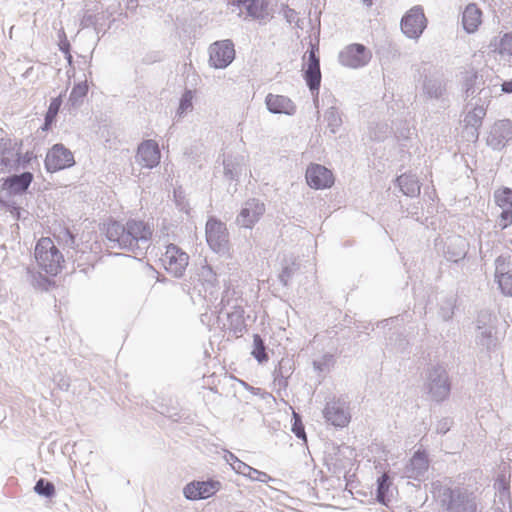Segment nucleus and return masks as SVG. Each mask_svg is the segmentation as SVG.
I'll use <instances>...</instances> for the list:
<instances>
[{
  "label": "nucleus",
  "instance_id": "obj_1",
  "mask_svg": "<svg viewBox=\"0 0 512 512\" xmlns=\"http://www.w3.org/2000/svg\"><path fill=\"white\" fill-rule=\"evenodd\" d=\"M108 246L132 251L140 248V244L149 243L154 234L153 225L140 218H129L124 224L109 219L101 228Z\"/></svg>",
  "mask_w": 512,
  "mask_h": 512
},
{
  "label": "nucleus",
  "instance_id": "obj_2",
  "mask_svg": "<svg viewBox=\"0 0 512 512\" xmlns=\"http://www.w3.org/2000/svg\"><path fill=\"white\" fill-rule=\"evenodd\" d=\"M34 258L39 273L48 276H57L65 265L63 254L50 237H41L36 242Z\"/></svg>",
  "mask_w": 512,
  "mask_h": 512
},
{
  "label": "nucleus",
  "instance_id": "obj_3",
  "mask_svg": "<svg viewBox=\"0 0 512 512\" xmlns=\"http://www.w3.org/2000/svg\"><path fill=\"white\" fill-rule=\"evenodd\" d=\"M22 141L10 138L0 139V172L5 173L17 168L21 163H28L31 160L29 153L21 155Z\"/></svg>",
  "mask_w": 512,
  "mask_h": 512
},
{
  "label": "nucleus",
  "instance_id": "obj_4",
  "mask_svg": "<svg viewBox=\"0 0 512 512\" xmlns=\"http://www.w3.org/2000/svg\"><path fill=\"white\" fill-rule=\"evenodd\" d=\"M161 266L172 277L184 275L189 264V255L175 244H169L160 257Z\"/></svg>",
  "mask_w": 512,
  "mask_h": 512
},
{
  "label": "nucleus",
  "instance_id": "obj_5",
  "mask_svg": "<svg viewBox=\"0 0 512 512\" xmlns=\"http://www.w3.org/2000/svg\"><path fill=\"white\" fill-rule=\"evenodd\" d=\"M427 19L423 8L414 6L401 19V30L409 38H418L426 28Z\"/></svg>",
  "mask_w": 512,
  "mask_h": 512
},
{
  "label": "nucleus",
  "instance_id": "obj_6",
  "mask_svg": "<svg viewBox=\"0 0 512 512\" xmlns=\"http://www.w3.org/2000/svg\"><path fill=\"white\" fill-rule=\"evenodd\" d=\"M75 164L72 152L62 144H55L47 153L45 167L49 172H56Z\"/></svg>",
  "mask_w": 512,
  "mask_h": 512
},
{
  "label": "nucleus",
  "instance_id": "obj_7",
  "mask_svg": "<svg viewBox=\"0 0 512 512\" xmlns=\"http://www.w3.org/2000/svg\"><path fill=\"white\" fill-rule=\"evenodd\" d=\"M234 57L235 49L230 40L217 41L209 48V62L214 68L227 67Z\"/></svg>",
  "mask_w": 512,
  "mask_h": 512
},
{
  "label": "nucleus",
  "instance_id": "obj_8",
  "mask_svg": "<svg viewBox=\"0 0 512 512\" xmlns=\"http://www.w3.org/2000/svg\"><path fill=\"white\" fill-rule=\"evenodd\" d=\"M370 59V51L364 45L357 43L348 45L339 55L340 63L351 68L364 66Z\"/></svg>",
  "mask_w": 512,
  "mask_h": 512
},
{
  "label": "nucleus",
  "instance_id": "obj_9",
  "mask_svg": "<svg viewBox=\"0 0 512 512\" xmlns=\"http://www.w3.org/2000/svg\"><path fill=\"white\" fill-rule=\"evenodd\" d=\"M221 488L217 480L193 481L184 487V495L189 500L207 499L215 495Z\"/></svg>",
  "mask_w": 512,
  "mask_h": 512
},
{
  "label": "nucleus",
  "instance_id": "obj_10",
  "mask_svg": "<svg viewBox=\"0 0 512 512\" xmlns=\"http://www.w3.org/2000/svg\"><path fill=\"white\" fill-rule=\"evenodd\" d=\"M206 240L216 252L222 251L228 243V233L224 223L210 218L206 224Z\"/></svg>",
  "mask_w": 512,
  "mask_h": 512
},
{
  "label": "nucleus",
  "instance_id": "obj_11",
  "mask_svg": "<svg viewBox=\"0 0 512 512\" xmlns=\"http://www.w3.org/2000/svg\"><path fill=\"white\" fill-rule=\"evenodd\" d=\"M306 181L311 188L326 189L334 184V176L326 167L311 164L306 170Z\"/></svg>",
  "mask_w": 512,
  "mask_h": 512
},
{
  "label": "nucleus",
  "instance_id": "obj_12",
  "mask_svg": "<svg viewBox=\"0 0 512 512\" xmlns=\"http://www.w3.org/2000/svg\"><path fill=\"white\" fill-rule=\"evenodd\" d=\"M160 158V149L154 140H146L139 145L136 161L142 167L149 169L156 167L160 162Z\"/></svg>",
  "mask_w": 512,
  "mask_h": 512
},
{
  "label": "nucleus",
  "instance_id": "obj_13",
  "mask_svg": "<svg viewBox=\"0 0 512 512\" xmlns=\"http://www.w3.org/2000/svg\"><path fill=\"white\" fill-rule=\"evenodd\" d=\"M265 213V205L259 200H249L237 217L239 225L245 228H252Z\"/></svg>",
  "mask_w": 512,
  "mask_h": 512
},
{
  "label": "nucleus",
  "instance_id": "obj_14",
  "mask_svg": "<svg viewBox=\"0 0 512 512\" xmlns=\"http://www.w3.org/2000/svg\"><path fill=\"white\" fill-rule=\"evenodd\" d=\"M495 277L503 294L512 296V262L508 258L496 259Z\"/></svg>",
  "mask_w": 512,
  "mask_h": 512
},
{
  "label": "nucleus",
  "instance_id": "obj_15",
  "mask_svg": "<svg viewBox=\"0 0 512 512\" xmlns=\"http://www.w3.org/2000/svg\"><path fill=\"white\" fill-rule=\"evenodd\" d=\"M324 417L328 422L337 427L347 426L351 419L349 412L339 402L328 403L324 409Z\"/></svg>",
  "mask_w": 512,
  "mask_h": 512
},
{
  "label": "nucleus",
  "instance_id": "obj_16",
  "mask_svg": "<svg viewBox=\"0 0 512 512\" xmlns=\"http://www.w3.org/2000/svg\"><path fill=\"white\" fill-rule=\"evenodd\" d=\"M304 78L312 91L319 89L321 83L320 63L314 48L309 51L307 68L305 69Z\"/></svg>",
  "mask_w": 512,
  "mask_h": 512
},
{
  "label": "nucleus",
  "instance_id": "obj_17",
  "mask_svg": "<svg viewBox=\"0 0 512 512\" xmlns=\"http://www.w3.org/2000/svg\"><path fill=\"white\" fill-rule=\"evenodd\" d=\"M265 102L268 110L272 113L293 115L296 111L292 100L283 95L268 94Z\"/></svg>",
  "mask_w": 512,
  "mask_h": 512
},
{
  "label": "nucleus",
  "instance_id": "obj_18",
  "mask_svg": "<svg viewBox=\"0 0 512 512\" xmlns=\"http://www.w3.org/2000/svg\"><path fill=\"white\" fill-rule=\"evenodd\" d=\"M33 180L30 172H24L21 175H14L4 180L2 187L11 193L18 194L27 190Z\"/></svg>",
  "mask_w": 512,
  "mask_h": 512
},
{
  "label": "nucleus",
  "instance_id": "obj_19",
  "mask_svg": "<svg viewBox=\"0 0 512 512\" xmlns=\"http://www.w3.org/2000/svg\"><path fill=\"white\" fill-rule=\"evenodd\" d=\"M462 23L468 33L475 32L482 23V11L474 3L468 4L463 11Z\"/></svg>",
  "mask_w": 512,
  "mask_h": 512
},
{
  "label": "nucleus",
  "instance_id": "obj_20",
  "mask_svg": "<svg viewBox=\"0 0 512 512\" xmlns=\"http://www.w3.org/2000/svg\"><path fill=\"white\" fill-rule=\"evenodd\" d=\"M231 467L236 473L248 477L253 481L267 483L271 480V477L267 473L259 471L241 460H237L235 463H231Z\"/></svg>",
  "mask_w": 512,
  "mask_h": 512
},
{
  "label": "nucleus",
  "instance_id": "obj_21",
  "mask_svg": "<svg viewBox=\"0 0 512 512\" xmlns=\"http://www.w3.org/2000/svg\"><path fill=\"white\" fill-rule=\"evenodd\" d=\"M246 6L248 14L256 19H264L269 16V3L266 0H238Z\"/></svg>",
  "mask_w": 512,
  "mask_h": 512
},
{
  "label": "nucleus",
  "instance_id": "obj_22",
  "mask_svg": "<svg viewBox=\"0 0 512 512\" xmlns=\"http://www.w3.org/2000/svg\"><path fill=\"white\" fill-rule=\"evenodd\" d=\"M494 51L504 59H512V33H505L498 41H495Z\"/></svg>",
  "mask_w": 512,
  "mask_h": 512
},
{
  "label": "nucleus",
  "instance_id": "obj_23",
  "mask_svg": "<svg viewBox=\"0 0 512 512\" xmlns=\"http://www.w3.org/2000/svg\"><path fill=\"white\" fill-rule=\"evenodd\" d=\"M494 198L496 204L502 208H512V190L507 187L500 188L495 191Z\"/></svg>",
  "mask_w": 512,
  "mask_h": 512
},
{
  "label": "nucleus",
  "instance_id": "obj_24",
  "mask_svg": "<svg viewBox=\"0 0 512 512\" xmlns=\"http://www.w3.org/2000/svg\"><path fill=\"white\" fill-rule=\"evenodd\" d=\"M397 180L404 194L415 195L420 192V186L418 185V182L409 176L401 175Z\"/></svg>",
  "mask_w": 512,
  "mask_h": 512
},
{
  "label": "nucleus",
  "instance_id": "obj_25",
  "mask_svg": "<svg viewBox=\"0 0 512 512\" xmlns=\"http://www.w3.org/2000/svg\"><path fill=\"white\" fill-rule=\"evenodd\" d=\"M486 115V110L481 107V106H478V107H475L472 111H470L466 118H465V122L467 125H470L474 128H479L482 124V119L485 117Z\"/></svg>",
  "mask_w": 512,
  "mask_h": 512
},
{
  "label": "nucleus",
  "instance_id": "obj_26",
  "mask_svg": "<svg viewBox=\"0 0 512 512\" xmlns=\"http://www.w3.org/2000/svg\"><path fill=\"white\" fill-rule=\"evenodd\" d=\"M252 355L258 360V362L262 363L268 360V356L266 353L265 345L260 337V335L255 334L253 336V350Z\"/></svg>",
  "mask_w": 512,
  "mask_h": 512
},
{
  "label": "nucleus",
  "instance_id": "obj_27",
  "mask_svg": "<svg viewBox=\"0 0 512 512\" xmlns=\"http://www.w3.org/2000/svg\"><path fill=\"white\" fill-rule=\"evenodd\" d=\"M61 104H62L61 97H56L51 100L48 110L46 112V116H45L44 129H48L50 127V125L54 122V120L59 112Z\"/></svg>",
  "mask_w": 512,
  "mask_h": 512
},
{
  "label": "nucleus",
  "instance_id": "obj_28",
  "mask_svg": "<svg viewBox=\"0 0 512 512\" xmlns=\"http://www.w3.org/2000/svg\"><path fill=\"white\" fill-rule=\"evenodd\" d=\"M391 486V482L389 480V476L384 473L379 479H378V489H377V500L386 505V495L389 491V488Z\"/></svg>",
  "mask_w": 512,
  "mask_h": 512
},
{
  "label": "nucleus",
  "instance_id": "obj_29",
  "mask_svg": "<svg viewBox=\"0 0 512 512\" xmlns=\"http://www.w3.org/2000/svg\"><path fill=\"white\" fill-rule=\"evenodd\" d=\"M88 90H89V85L87 83V81H82L80 83H77L71 93H70V97H69V100L73 103V104H76L78 103L79 101H81L88 93Z\"/></svg>",
  "mask_w": 512,
  "mask_h": 512
},
{
  "label": "nucleus",
  "instance_id": "obj_30",
  "mask_svg": "<svg viewBox=\"0 0 512 512\" xmlns=\"http://www.w3.org/2000/svg\"><path fill=\"white\" fill-rule=\"evenodd\" d=\"M34 490L39 495L52 497L55 494V487L51 482L39 479L34 487Z\"/></svg>",
  "mask_w": 512,
  "mask_h": 512
},
{
  "label": "nucleus",
  "instance_id": "obj_31",
  "mask_svg": "<svg viewBox=\"0 0 512 512\" xmlns=\"http://www.w3.org/2000/svg\"><path fill=\"white\" fill-rule=\"evenodd\" d=\"M414 465H418L421 468L426 469L428 466V458L425 451H417L411 459Z\"/></svg>",
  "mask_w": 512,
  "mask_h": 512
},
{
  "label": "nucleus",
  "instance_id": "obj_32",
  "mask_svg": "<svg viewBox=\"0 0 512 512\" xmlns=\"http://www.w3.org/2000/svg\"><path fill=\"white\" fill-rule=\"evenodd\" d=\"M294 415V424H293V428H292V431L295 433V435L298 437V438H301V439H304L306 440V435H305V430H304V426L300 420V417L297 413H293Z\"/></svg>",
  "mask_w": 512,
  "mask_h": 512
},
{
  "label": "nucleus",
  "instance_id": "obj_33",
  "mask_svg": "<svg viewBox=\"0 0 512 512\" xmlns=\"http://www.w3.org/2000/svg\"><path fill=\"white\" fill-rule=\"evenodd\" d=\"M512 224V208L503 209L499 218V225L504 229Z\"/></svg>",
  "mask_w": 512,
  "mask_h": 512
},
{
  "label": "nucleus",
  "instance_id": "obj_34",
  "mask_svg": "<svg viewBox=\"0 0 512 512\" xmlns=\"http://www.w3.org/2000/svg\"><path fill=\"white\" fill-rule=\"evenodd\" d=\"M192 98H193V95H192L191 91H186L183 94L181 102H180V106H179V109L182 113L192 107Z\"/></svg>",
  "mask_w": 512,
  "mask_h": 512
},
{
  "label": "nucleus",
  "instance_id": "obj_35",
  "mask_svg": "<svg viewBox=\"0 0 512 512\" xmlns=\"http://www.w3.org/2000/svg\"><path fill=\"white\" fill-rule=\"evenodd\" d=\"M280 11L289 22H294L297 19V12L284 3H281Z\"/></svg>",
  "mask_w": 512,
  "mask_h": 512
},
{
  "label": "nucleus",
  "instance_id": "obj_36",
  "mask_svg": "<svg viewBox=\"0 0 512 512\" xmlns=\"http://www.w3.org/2000/svg\"><path fill=\"white\" fill-rule=\"evenodd\" d=\"M496 126L499 130H512V122L510 120L500 121Z\"/></svg>",
  "mask_w": 512,
  "mask_h": 512
},
{
  "label": "nucleus",
  "instance_id": "obj_37",
  "mask_svg": "<svg viewBox=\"0 0 512 512\" xmlns=\"http://www.w3.org/2000/svg\"><path fill=\"white\" fill-rule=\"evenodd\" d=\"M501 87L503 92L512 93V79L509 81H505Z\"/></svg>",
  "mask_w": 512,
  "mask_h": 512
},
{
  "label": "nucleus",
  "instance_id": "obj_38",
  "mask_svg": "<svg viewBox=\"0 0 512 512\" xmlns=\"http://www.w3.org/2000/svg\"><path fill=\"white\" fill-rule=\"evenodd\" d=\"M498 482H499L500 486L503 488V490L508 489V482L506 481L505 477L499 478Z\"/></svg>",
  "mask_w": 512,
  "mask_h": 512
},
{
  "label": "nucleus",
  "instance_id": "obj_39",
  "mask_svg": "<svg viewBox=\"0 0 512 512\" xmlns=\"http://www.w3.org/2000/svg\"><path fill=\"white\" fill-rule=\"evenodd\" d=\"M227 462L231 465V463H235V461L239 460L234 454L229 453L226 457Z\"/></svg>",
  "mask_w": 512,
  "mask_h": 512
},
{
  "label": "nucleus",
  "instance_id": "obj_40",
  "mask_svg": "<svg viewBox=\"0 0 512 512\" xmlns=\"http://www.w3.org/2000/svg\"><path fill=\"white\" fill-rule=\"evenodd\" d=\"M363 2H364L367 6H371V5H372L373 0H363Z\"/></svg>",
  "mask_w": 512,
  "mask_h": 512
}]
</instances>
